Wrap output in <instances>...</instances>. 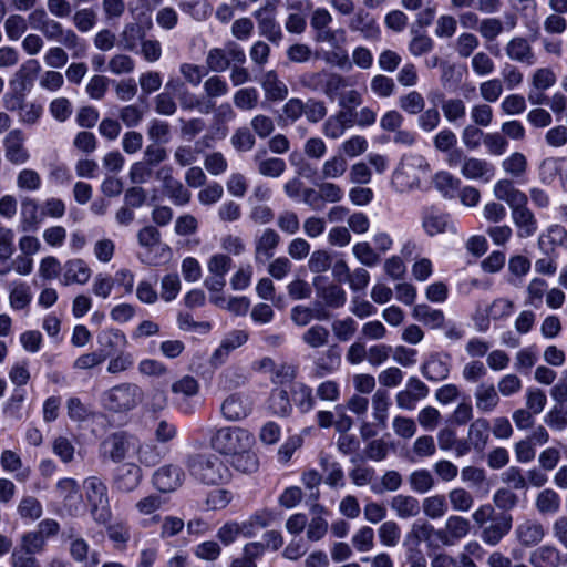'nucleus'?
<instances>
[{"label":"nucleus","instance_id":"nucleus-1","mask_svg":"<svg viewBox=\"0 0 567 567\" xmlns=\"http://www.w3.org/2000/svg\"><path fill=\"white\" fill-rule=\"evenodd\" d=\"M186 467L192 477L206 485L223 484L230 477L227 465L214 453H196L188 455Z\"/></svg>","mask_w":567,"mask_h":567},{"label":"nucleus","instance_id":"nucleus-2","mask_svg":"<svg viewBox=\"0 0 567 567\" xmlns=\"http://www.w3.org/2000/svg\"><path fill=\"white\" fill-rule=\"evenodd\" d=\"M255 443L254 435L239 426H221L215 429L210 435V447L219 454L236 455L246 452Z\"/></svg>","mask_w":567,"mask_h":567},{"label":"nucleus","instance_id":"nucleus-3","mask_svg":"<svg viewBox=\"0 0 567 567\" xmlns=\"http://www.w3.org/2000/svg\"><path fill=\"white\" fill-rule=\"evenodd\" d=\"M83 489L92 519L99 525L107 524L112 519V509L106 484L93 475L83 481Z\"/></svg>","mask_w":567,"mask_h":567},{"label":"nucleus","instance_id":"nucleus-4","mask_svg":"<svg viewBox=\"0 0 567 567\" xmlns=\"http://www.w3.org/2000/svg\"><path fill=\"white\" fill-rule=\"evenodd\" d=\"M144 392L135 383L117 384L103 394L104 405L112 412H127L142 403Z\"/></svg>","mask_w":567,"mask_h":567},{"label":"nucleus","instance_id":"nucleus-5","mask_svg":"<svg viewBox=\"0 0 567 567\" xmlns=\"http://www.w3.org/2000/svg\"><path fill=\"white\" fill-rule=\"evenodd\" d=\"M429 163L422 155L405 156L400 167L394 172L393 184L401 190L419 187L421 184V175L427 173Z\"/></svg>","mask_w":567,"mask_h":567},{"label":"nucleus","instance_id":"nucleus-6","mask_svg":"<svg viewBox=\"0 0 567 567\" xmlns=\"http://www.w3.org/2000/svg\"><path fill=\"white\" fill-rule=\"evenodd\" d=\"M55 494L61 499L62 509L68 516L79 517L84 513L83 496L75 478H60L55 484Z\"/></svg>","mask_w":567,"mask_h":567},{"label":"nucleus","instance_id":"nucleus-7","mask_svg":"<svg viewBox=\"0 0 567 567\" xmlns=\"http://www.w3.org/2000/svg\"><path fill=\"white\" fill-rule=\"evenodd\" d=\"M156 178L162 182L164 194L176 206H184L189 203L192 194L182 184L181 181L173 176V168L171 166H162L156 172Z\"/></svg>","mask_w":567,"mask_h":567},{"label":"nucleus","instance_id":"nucleus-8","mask_svg":"<svg viewBox=\"0 0 567 567\" xmlns=\"http://www.w3.org/2000/svg\"><path fill=\"white\" fill-rule=\"evenodd\" d=\"M4 157L13 165H23L30 159L25 135L20 128L11 130L3 138Z\"/></svg>","mask_w":567,"mask_h":567},{"label":"nucleus","instance_id":"nucleus-9","mask_svg":"<svg viewBox=\"0 0 567 567\" xmlns=\"http://www.w3.org/2000/svg\"><path fill=\"white\" fill-rule=\"evenodd\" d=\"M471 532V522L458 515H451L446 518L444 527L436 530L437 539L444 546H453L465 538Z\"/></svg>","mask_w":567,"mask_h":567},{"label":"nucleus","instance_id":"nucleus-10","mask_svg":"<svg viewBox=\"0 0 567 567\" xmlns=\"http://www.w3.org/2000/svg\"><path fill=\"white\" fill-rule=\"evenodd\" d=\"M252 400L249 395L237 392L228 395L220 405V413L224 419L237 422L246 419L252 411Z\"/></svg>","mask_w":567,"mask_h":567},{"label":"nucleus","instance_id":"nucleus-11","mask_svg":"<svg viewBox=\"0 0 567 567\" xmlns=\"http://www.w3.org/2000/svg\"><path fill=\"white\" fill-rule=\"evenodd\" d=\"M429 386L416 377L409 378L405 389L395 394V403L399 409L412 411L419 401L429 395Z\"/></svg>","mask_w":567,"mask_h":567},{"label":"nucleus","instance_id":"nucleus-12","mask_svg":"<svg viewBox=\"0 0 567 567\" xmlns=\"http://www.w3.org/2000/svg\"><path fill=\"white\" fill-rule=\"evenodd\" d=\"M185 480V473L179 465L166 464L153 474V485L162 493H171L179 488Z\"/></svg>","mask_w":567,"mask_h":567},{"label":"nucleus","instance_id":"nucleus-13","mask_svg":"<svg viewBox=\"0 0 567 567\" xmlns=\"http://www.w3.org/2000/svg\"><path fill=\"white\" fill-rule=\"evenodd\" d=\"M245 60L244 51L229 44L223 49H212L208 52L206 63L210 71L223 72L228 69L230 62L243 63Z\"/></svg>","mask_w":567,"mask_h":567},{"label":"nucleus","instance_id":"nucleus-14","mask_svg":"<svg viewBox=\"0 0 567 567\" xmlns=\"http://www.w3.org/2000/svg\"><path fill=\"white\" fill-rule=\"evenodd\" d=\"M171 391L176 395L178 405L184 413H194L195 408L190 404L189 399L196 396L199 392V383L192 375H184L174 381L171 385Z\"/></svg>","mask_w":567,"mask_h":567},{"label":"nucleus","instance_id":"nucleus-15","mask_svg":"<svg viewBox=\"0 0 567 567\" xmlns=\"http://www.w3.org/2000/svg\"><path fill=\"white\" fill-rule=\"evenodd\" d=\"M142 481V470L134 463L118 466L113 477V488L118 493L133 492Z\"/></svg>","mask_w":567,"mask_h":567},{"label":"nucleus","instance_id":"nucleus-16","mask_svg":"<svg viewBox=\"0 0 567 567\" xmlns=\"http://www.w3.org/2000/svg\"><path fill=\"white\" fill-rule=\"evenodd\" d=\"M461 174L466 179L488 183L495 175V167L483 158L464 157L461 165Z\"/></svg>","mask_w":567,"mask_h":567},{"label":"nucleus","instance_id":"nucleus-17","mask_svg":"<svg viewBox=\"0 0 567 567\" xmlns=\"http://www.w3.org/2000/svg\"><path fill=\"white\" fill-rule=\"evenodd\" d=\"M546 536L544 525L536 519H526L515 528V537L520 546L530 548L537 546Z\"/></svg>","mask_w":567,"mask_h":567},{"label":"nucleus","instance_id":"nucleus-18","mask_svg":"<svg viewBox=\"0 0 567 567\" xmlns=\"http://www.w3.org/2000/svg\"><path fill=\"white\" fill-rule=\"evenodd\" d=\"M511 216L519 238H529L536 234L538 223L535 214L528 207V203H524L512 209Z\"/></svg>","mask_w":567,"mask_h":567},{"label":"nucleus","instance_id":"nucleus-19","mask_svg":"<svg viewBox=\"0 0 567 567\" xmlns=\"http://www.w3.org/2000/svg\"><path fill=\"white\" fill-rule=\"evenodd\" d=\"M513 518L508 514H499L492 519L489 525L482 528L481 539L489 545L496 546L511 530Z\"/></svg>","mask_w":567,"mask_h":567},{"label":"nucleus","instance_id":"nucleus-20","mask_svg":"<svg viewBox=\"0 0 567 567\" xmlns=\"http://www.w3.org/2000/svg\"><path fill=\"white\" fill-rule=\"evenodd\" d=\"M280 244L279 234L272 228H266L255 240V260L265 264L270 260Z\"/></svg>","mask_w":567,"mask_h":567},{"label":"nucleus","instance_id":"nucleus-21","mask_svg":"<svg viewBox=\"0 0 567 567\" xmlns=\"http://www.w3.org/2000/svg\"><path fill=\"white\" fill-rule=\"evenodd\" d=\"M0 464L4 472L13 474L14 478L24 483L29 481L32 470L25 465L21 456L13 450H3L0 454Z\"/></svg>","mask_w":567,"mask_h":567},{"label":"nucleus","instance_id":"nucleus-22","mask_svg":"<svg viewBox=\"0 0 567 567\" xmlns=\"http://www.w3.org/2000/svg\"><path fill=\"white\" fill-rule=\"evenodd\" d=\"M493 193L498 200L505 202L511 210L524 203H528L527 195L516 188L514 183L507 178L496 182Z\"/></svg>","mask_w":567,"mask_h":567},{"label":"nucleus","instance_id":"nucleus-23","mask_svg":"<svg viewBox=\"0 0 567 567\" xmlns=\"http://www.w3.org/2000/svg\"><path fill=\"white\" fill-rule=\"evenodd\" d=\"M69 553L71 558L83 567H97L100 554L96 550L90 551V545L83 537H70Z\"/></svg>","mask_w":567,"mask_h":567},{"label":"nucleus","instance_id":"nucleus-24","mask_svg":"<svg viewBox=\"0 0 567 567\" xmlns=\"http://www.w3.org/2000/svg\"><path fill=\"white\" fill-rule=\"evenodd\" d=\"M422 228L431 237L444 233L456 234L457 229L449 214L435 213L433 210L424 214L422 218Z\"/></svg>","mask_w":567,"mask_h":567},{"label":"nucleus","instance_id":"nucleus-25","mask_svg":"<svg viewBox=\"0 0 567 567\" xmlns=\"http://www.w3.org/2000/svg\"><path fill=\"white\" fill-rule=\"evenodd\" d=\"M266 154L267 151L261 150L254 155L257 172L265 177H280L287 168L286 162L279 157H267Z\"/></svg>","mask_w":567,"mask_h":567},{"label":"nucleus","instance_id":"nucleus-26","mask_svg":"<svg viewBox=\"0 0 567 567\" xmlns=\"http://www.w3.org/2000/svg\"><path fill=\"white\" fill-rule=\"evenodd\" d=\"M321 277L313 279V286L316 287L317 296L321 298L324 305L329 308L338 309L344 306L347 301V293L344 289L337 284H328L320 286L319 281Z\"/></svg>","mask_w":567,"mask_h":567},{"label":"nucleus","instance_id":"nucleus-27","mask_svg":"<svg viewBox=\"0 0 567 567\" xmlns=\"http://www.w3.org/2000/svg\"><path fill=\"white\" fill-rule=\"evenodd\" d=\"M92 276V270L82 259H71L64 264L62 284L65 286L85 285Z\"/></svg>","mask_w":567,"mask_h":567},{"label":"nucleus","instance_id":"nucleus-28","mask_svg":"<svg viewBox=\"0 0 567 567\" xmlns=\"http://www.w3.org/2000/svg\"><path fill=\"white\" fill-rule=\"evenodd\" d=\"M341 364V355L336 347H330L326 351L318 353L313 361V374L317 378H324Z\"/></svg>","mask_w":567,"mask_h":567},{"label":"nucleus","instance_id":"nucleus-29","mask_svg":"<svg viewBox=\"0 0 567 567\" xmlns=\"http://www.w3.org/2000/svg\"><path fill=\"white\" fill-rule=\"evenodd\" d=\"M528 563L532 567H559L561 553L554 545H542L529 554Z\"/></svg>","mask_w":567,"mask_h":567},{"label":"nucleus","instance_id":"nucleus-30","mask_svg":"<svg viewBox=\"0 0 567 567\" xmlns=\"http://www.w3.org/2000/svg\"><path fill=\"white\" fill-rule=\"evenodd\" d=\"M476 409L483 413L492 412L499 404V395L492 383H480L474 392Z\"/></svg>","mask_w":567,"mask_h":567},{"label":"nucleus","instance_id":"nucleus-31","mask_svg":"<svg viewBox=\"0 0 567 567\" xmlns=\"http://www.w3.org/2000/svg\"><path fill=\"white\" fill-rule=\"evenodd\" d=\"M41 66L37 60H28L14 73L10 81V87H18L22 91H30L37 79Z\"/></svg>","mask_w":567,"mask_h":567},{"label":"nucleus","instance_id":"nucleus-32","mask_svg":"<svg viewBox=\"0 0 567 567\" xmlns=\"http://www.w3.org/2000/svg\"><path fill=\"white\" fill-rule=\"evenodd\" d=\"M266 99L269 101H282L288 94V86L278 78L275 71L266 72L260 80Z\"/></svg>","mask_w":567,"mask_h":567},{"label":"nucleus","instance_id":"nucleus-33","mask_svg":"<svg viewBox=\"0 0 567 567\" xmlns=\"http://www.w3.org/2000/svg\"><path fill=\"white\" fill-rule=\"evenodd\" d=\"M390 507L401 519L416 517L421 512L420 502L411 495H395L390 502Z\"/></svg>","mask_w":567,"mask_h":567},{"label":"nucleus","instance_id":"nucleus-34","mask_svg":"<svg viewBox=\"0 0 567 567\" xmlns=\"http://www.w3.org/2000/svg\"><path fill=\"white\" fill-rule=\"evenodd\" d=\"M412 317L431 329L444 327L445 316L442 310L433 309L425 303L414 306Z\"/></svg>","mask_w":567,"mask_h":567},{"label":"nucleus","instance_id":"nucleus-35","mask_svg":"<svg viewBox=\"0 0 567 567\" xmlns=\"http://www.w3.org/2000/svg\"><path fill=\"white\" fill-rule=\"evenodd\" d=\"M560 507L561 498L553 488H545L536 495L535 508L540 515H555L560 511Z\"/></svg>","mask_w":567,"mask_h":567},{"label":"nucleus","instance_id":"nucleus-36","mask_svg":"<svg viewBox=\"0 0 567 567\" xmlns=\"http://www.w3.org/2000/svg\"><path fill=\"white\" fill-rule=\"evenodd\" d=\"M491 425L486 419L478 417L473 421L468 427L467 440L471 442L473 450L482 452L489 439Z\"/></svg>","mask_w":567,"mask_h":567},{"label":"nucleus","instance_id":"nucleus-37","mask_svg":"<svg viewBox=\"0 0 567 567\" xmlns=\"http://www.w3.org/2000/svg\"><path fill=\"white\" fill-rule=\"evenodd\" d=\"M372 416L377 424L384 429L391 406V399L384 389H378L371 398Z\"/></svg>","mask_w":567,"mask_h":567},{"label":"nucleus","instance_id":"nucleus-38","mask_svg":"<svg viewBox=\"0 0 567 567\" xmlns=\"http://www.w3.org/2000/svg\"><path fill=\"white\" fill-rule=\"evenodd\" d=\"M421 371L427 380L442 381L447 378L450 373V365L447 361L443 360L440 355L434 354L423 363Z\"/></svg>","mask_w":567,"mask_h":567},{"label":"nucleus","instance_id":"nucleus-39","mask_svg":"<svg viewBox=\"0 0 567 567\" xmlns=\"http://www.w3.org/2000/svg\"><path fill=\"white\" fill-rule=\"evenodd\" d=\"M109 539L114 544V547L118 550H124L131 538L130 526L124 520H117L111 523V520L104 525Z\"/></svg>","mask_w":567,"mask_h":567},{"label":"nucleus","instance_id":"nucleus-40","mask_svg":"<svg viewBox=\"0 0 567 567\" xmlns=\"http://www.w3.org/2000/svg\"><path fill=\"white\" fill-rule=\"evenodd\" d=\"M106 453L113 462H122L132 446V441L124 434H114L104 443Z\"/></svg>","mask_w":567,"mask_h":567},{"label":"nucleus","instance_id":"nucleus-41","mask_svg":"<svg viewBox=\"0 0 567 567\" xmlns=\"http://www.w3.org/2000/svg\"><path fill=\"white\" fill-rule=\"evenodd\" d=\"M436 453L435 440L432 435H421L416 437L409 451L411 461H419L432 457Z\"/></svg>","mask_w":567,"mask_h":567},{"label":"nucleus","instance_id":"nucleus-42","mask_svg":"<svg viewBox=\"0 0 567 567\" xmlns=\"http://www.w3.org/2000/svg\"><path fill=\"white\" fill-rule=\"evenodd\" d=\"M320 466L324 473V483L330 487H341L344 485V474L338 462L331 461L328 456L320 457Z\"/></svg>","mask_w":567,"mask_h":567},{"label":"nucleus","instance_id":"nucleus-43","mask_svg":"<svg viewBox=\"0 0 567 567\" xmlns=\"http://www.w3.org/2000/svg\"><path fill=\"white\" fill-rule=\"evenodd\" d=\"M127 342L125 334L118 329H105L97 334V343L102 352L107 355L115 351L120 346H125Z\"/></svg>","mask_w":567,"mask_h":567},{"label":"nucleus","instance_id":"nucleus-44","mask_svg":"<svg viewBox=\"0 0 567 567\" xmlns=\"http://www.w3.org/2000/svg\"><path fill=\"white\" fill-rule=\"evenodd\" d=\"M32 301L31 288L25 282H13L9 293V302L12 309L22 310Z\"/></svg>","mask_w":567,"mask_h":567},{"label":"nucleus","instance_id":"nucleus-45","mask_svg":"<svg viewBox=\"0 0 567 567\" xmlns=\"http://www.w3.org/2000/svg\"><path fill=\"white\" fill-rule=\"evenodd\" d=\"M348 168V162L343 155L336 154L326 159L321 166V177L323 179H337L344 175Z\"/></svg>","mask_w":567,"mask_h":567},{"label":"nucleus","instance_id":"nucleus-46","mask_svg":"<svg viewBox=\"0 0 567 567\" xmlns=\"http://www.w3.org/2000/svg\"><path fill=\"white\" fill-rule=\"evenodd\" d=\"M540 247L547 244L554 249L557 246L567 248V229L558 224L550 225L538 238Z\"/></svg>","mask_w":567,"mask_h":567},{"label":"nucleus","instance_id":"nucleus-47","mask_svg":"<svg viewBox=\"0 0 567 567\" xmlns=\"http://www.w3.org/2000/svg\"><path fill=\"white\" fill-rule=\"evenodd\" d=\"M408 480L411 489L419 494H425L435 486V478L426 468L413 471Z\"/></svg>","mask_w":567,"mask_h":567},{"label":"nucleus","instance_id":"nucleus-48","mask_svg":"<svg viewBox=\"0 0 567 567\" xmlns=\"http://www.w3.org/2000/svg\"><path fill=\"white\" fill-rule=\"evenodd\" d=\"M329 330L321 324L311 326L301 336L302 342L312 349L326 347L329 342Z\"/></svg>","mask_w":567,"mask_h":567},{"label":"nucleus","instance_id":"nucleus-49","mask_svg":"<svg viewBox=\"0 0 567 567\" xmlns=\"http://www.w3.org/2000/svg\"><path fill=\"white\" fill-rule=\"evenodd\" d=\"M291 394L296 406L302 413H307L315 408L316 400L310 386L303 383H296L291 390Z\"/></svg>","mask_w":567,"mask_h":567},{"label":"nucleus","instance_id":"nucleus-50","mask_svg":"<svg viewBox=\"0 0 567 567\" xmlns=\"http://www.w3.org/2000/svg\"><path fill=\"white\" fill-rule=\"evenodd\" d=\"M452 509L460 513H467L474 505L473 495L463 487L452 488L447 493Z\"/></svg>","mask_w":567,"mask_h":567},{"label":"nucleus","instance_id":"nucleus-51","mask_svg":"<svg viewBox=\"0 0 567 567\" xmlns=\"http://www.w3.org/2000/svg\"><path fill=\"white\" fill-rule=\"evenodd\" d=\"M507 55L512 60L533 63V53L530 45L525 38H513L506 48Z\"/></svg>","mask_w":567,"mask_h":567},{"label":"nucleus","instance_id":"nucleus-52","mask_svg":"<svg viewBox=\"0 0 567 567\" xmlns=\"http://www.w3.org/2000/svg\"><path fill=\"white\" fill-rule=\"evenodd\" d=\"M422 511L431 519L443 517L447 513V503L443 495H432L423 499Z\"/></svg>","mask_w":567,"mask_h":567},{"label":"nucleus","instance_id":"nucleus-53","mask_svg":"<svg viewBox=\"0 0 567 567\" xmlns=\"http://www.w3.org/2000/svg\"><path fill=\"white\" fill-rule=\"evenodd\" d=\"M516 24L514 17H506L505 21L499 19L491 18L485 19L480 24V31L483 35H497L502 32H509Z\"/></svg>","mask_w":567,"mask_h":567},{"label":"nucleus","instance_id":"nucleus-54","mask_svg":"<svg viewBox=\"0 0 567 567\" xmlns=\"http://www.w3.org/2000/svg\"><path fill=\"white\" fill-rule=\"evenodd\" d=\"M380 543L385 547H395L400 543L401 528L394 520L383 522L378 528Z\"/></svg>","mask_w":567,"mask_h":567},{"label":"nucleus","instance_id":"nucleus-55","mask_svg":"<svg viewBox=\"0 0 567 567\" xmlns=\"http://www.w3.org/2000/svg\"><path fill=\"white\" fill-rule=\"evenodd\" d=\"M17 512L23 519L37 520L42 516L43 508L40 501L34 496H24L18 504Z\"/></svg>","mask_w":567,"mask_h":567},{"label":"nucleus","instance_id":"nucleus-56","mask_svg":"<svg viewBox=\"0 0 567 567\" xmlns=\"http://www.w3.org/2000/svg\"><path fill=\"white\" fill-rule=\"evenodd\" d=\"M38 203L33 198H24L21 202V229L29 231L38 226Z\"/></svg>","mask_w":567,"mask_h":567},{"label":"nucleus","instance_id":"nucleus-57","mask_svg":"<svg viewBox=\"0 0 567 567\" xmlns=\"http://www.w3.org/2000/svg\"><path fill=\"white\" fill-rule=\"evenodd\" d=\"M331 329L338 341L347 342L355 334L358 323L352 317H346L334 320L331 324Z\"/></svg>","mask_w":567,"mask_h":567},{"label":"nucleus","instance_id":"nucleus-58","mask_svg":"<svg viewBox=\"0 0 567 567\" xmlns=\"http://www.w3.org/2000/svg\"><path fill=\"white\" fill-rule=\"evenodd\" d=\"M527 158L520 152L512 153L502 163V167L505 171V173L517 178L525 175L527 171Z\"/></svg>","mask_w":567,"mask_h":567},{"label":"nucleus","instance_id":"nucleus-59","mask_svg":"<svg viewBox=\"0 0 567 567\" xmlns=\"http://www.w3.org/2000/svg\"><path fill=\"white\" fill-rule=\"evenodd\" d=\"M368 145V140L364 136L353 135L341 143L339 151L343 157L353 158L365 153Z\"/></svg>","mask_w":567,"mask_h":567},{"label":"nucleus","instance_id":"nucleus-60","mask_svg":"<svg viewBox=\"0 0 567 567\" xmlns=\"http://www.w3.org/2000/svg\"><path fill=\"white\" fill-rule=\"evenodd\" d=\"M40 174L32 168H23L17 175V187L23 192H37L41 188Z\"/></svg>","mask_w":567,"mask_h":567},{"label":"nucleus","instance_id":"nucleus-61","mask_svg":"<svg viewBox=\"0 0 567 567\" xmlns=\"http://www.w3.org/2000/svg\"><path fill=\"white\" fill-rule=\"evenodd\" d=\"M435 188L443 194L444 197L452 198L460 186V179L452 174L441 171L435 174L433 179Z\"/></svg>","mask_w":567,"mask_h":567},{"label":"nucleus","instance_id":"nucleus-62","mask_svg":"<svg viewBox=\"0 0 567 567\" xmlns=\"http://www.w3.org/2000/svg\"><path fill=\"white\" fill-rule=\"evenodd\" d=\"M442 112L447 122L455 123L464 120L466 106L464 101L461 99H449L442 102Z\"/></svg>","mask_w":567,"mask_h":567},{"label":"nucleus","instance_id":"nucleus-63","mask_svg":"<svg viewBox=\"0 0 567 567\" xmlns=\"http://www.w3.org/2000/svg\"><path fill=\"white\" fill-rule=\"evenodd\" d=\"M544 423L553 431H564L567 427V406L554 405L545 414Z\"/></svg>","mask_w":567,"mask_h":567},{"label":"nucleus","instance_id":"nucleus-64","mask_svg":"<svg viewBox=\"0 0 567 567\" xmlns=\"http://www.w3.org/2000/svg\"><path fill=\"white\" fill-rule=\"evenodd\" d=\"M268 408L275 415L287 416L291 411L288 392L285 390L272 391Z\"/></svg>","mask_w":567,"mask_h":567}]
</instances>
